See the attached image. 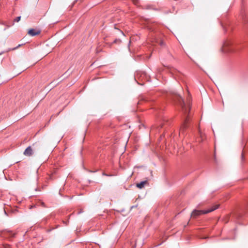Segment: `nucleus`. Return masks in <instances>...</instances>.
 Listing matches in <instances>:
<instances>
[{
	"mask_svg": "<svg viewBox=\"0 0 248 248\" xmlns=\"http://www.w3.org/2000/svg\"><path fill=\"white\" fill-rule=\"evenodd\" d=\"M40 147V144L37 142L33 143L31 146H28L24 151V155L25 156H31L36 150Z\"/></svg>",
	"mask_w": 248,
	"mask_h": 248,
	"instance_id": "f03ea898",
	"label": "nucleus"
},
{
	"mask_svg": "<svg viewBox=\"0 0 248 248\" xmlns=\"http://www.w3.org/2000/svg\"><path fill=\"white\" fill-rule=\"evenodd\" d=\"M40 32L41 31L40 30H35L33 29H31L28 31V34L31 36H34L36 35H38L40 33Z\"/></svg>",
	"mask_w": 248,
	"mask_h": 248,
	"instance_id": "7ed1b4c3",
	"label": "nucleus"
},
{
	"mask_svg": "<svg viewBox=\"0 0 248 248\" xmlns=\"http://www.w3.org/2000/svg\"><path fill=\"white\" fill-rule=\"evenodd\" d=\"M21 19V16H17L16 17L15 19H14V21L15 22H18V21H20Z\"/></svg>",
	"mask_w": 248,
	"mask_h": 248,
	"instance_id": "1a4fd4ad",
	"label": "nucleus"
},
{
	"mask_svg": "<svg viewBox=\"0 0 248 248\" xmlns=\"http://www.w3.org/2000/svg\"><path fill=\"white\" fill-rule=\"evenodd\" d=\"M219 207V204H215L213 205L211 208L207 210H194L191 214V217L193 218H196L197 217L202 215V214H206L209 213L214 210L218 209Z\"/></svg>",
	"mask_w": 248,
	"mask_h": 248,
	"instance_id": "f257e3e1",
	"label": "nucleus"
},
{
	"mask_svg": "<svg viewBox=\"0 0 248 248\" xmlns=\"http://www.w3.org/2000/svg\"><path fill=\"white\" fill-rule=\"evenodd\" d=\"M22 45L21 44H19L17 46L15 47H14L13 48H10L8 50V51H10V50H16V49L18 48V47H19L20 46H21Z\"/></svg>",
	"mask_w": 248,
	"mask_h": 248,
	"instance_id": "6e6552de",
	"label": "nucleus"
},
{
	"mask_svg": "<svg viewBox=\"0 0 248 248\" xmlns=\"http://www.w3.org/2000/svg\"><path fill=\"white\" fill-rule=\"evenodd\" d=\"M96 51V52L97 53H98L100 52L101 51V49H99L98 48H97Z\"/></svg>",
	"mask_w": 248,
	"mask_h": 248,
	"instance_id": "9b49d317",
	"label": "nucleus"
},
{
	"mask_svg": "<svg viewBox=\"0 0 248 248\" xmlns=\"http://www.w3.org/2000/svg\"><path fill=\"white\" fill-rule=\"evenodd\" d=\"M53 229H54V228H52V229H51V230H48L47 231V232H50L51 230H53Z\"/></svg>",
	"mask_w": 248,
	"mask_h": 248,
	"instance_id": "ddd939ff",
	"label": "nucleus"
},
{
	"mask_svg": "<svg viewBox=\"0 0 248 248\" xmlns=\"http://www.w3.org/2000/svg\"><path fill=\"white\" fill-rule=\"evenodd\" d=\"M180 100L179 101L180 105L182 107L183 110L185 111V113H187V109H186V105H185V103L184 102V101L183 99L181 97H180Z\"/></svg>",
	"mask_w": 248,
	"mask_h": 248,
	"instance_id": "20e7f679",
	"label": "nucleus"
},
{
	"mask_svg": "<svg viewBox=\"0 0 248 248\" xmlns=\"http://www.w3.org/2000/svg\"><path fill=\"white\" fill-rule=\"evenodd\" d=\"M241 157H242V159H243V158H244V154H243V153H242Z\"/></svg>",
	"mask_w": 248,
	"mask_h": 248,
	"instance_id": "f8f14e48",
	"label": "nucleus"
},
{
	"mask_svg": "<svg viewBox=\"0 0 248 248\" xmlns=\"http://www.w3.org/2000/svg\"><path fill=\"white\" fill-rule=\"evenodd\" d=\"M120 32H121V34H122L123 35H124V33H123V31H120Z\"/></svg>",
	"mask_w": 248,
	"mask_h": 248,
	"instance_id": "2eb2a0df",
	"label": "nucleus"
},
{
	"mask_svg": "<svg viewBox=\"0 0 248 248\" xmlns=\"http://www.w3.org/2000/svg\"><path fill=\"white\" fill-rule=\"evenodd\" d=\"M189 120L188 118L187 117L186 118L184 123L183 124V125L182 127H181V130L184 131L185 129H186L187 127V124L188 123Z\"/></svg>",
	"mask_w": 248,
	"mask_h": 248,
	"instance_id": "423d86ee",
	"label": "nucleus"
},
{
	"mask_svg": "<svg viewBox=\"0 0 248 248\" xmlns=\"http://www.w3.org/2000/svg\"><path fill=\"white\" fill-rule=\"evenodd\" d=\"M47 219V217L45 218H44V219H43V220H45V221H46Z\"/></svg>",
	"mask_w": 248,
	"mask_h": 248,
	"instance_id": "4468645a",
	"label": "nucleus"
},
{
	"mask_svg": "<svg viewBox=\"0 0 248 248\" xmlns=\"http://www.w3.org/2000/svg\"><path fill=\"white\" fill-rule=\"evenodd\" d=\"M147 183V181H142V182H140V183L137 184L136 186L137 187L141 189V188H143L144 186V185Z\"/></svg>",
	"mask_w": 248,
	"mask_h": 248,
	"instance_id": "39448f33",
	"label": "nucleus"
},
{
	"mask_svg": "<svg viewBox=\"0 0 248 248\" xmlns=\"http://www.w3.org/2000/svg\"><path fill=\"white\" fill-rule=\"evenodd\" d=\"M121 42L122 41L120 39H116L114 40V41L112 43L108 44V45L109 47H111L113 44H119L121 43Z\"/></svg>",
	"mask_w": 248,
	"mask_h": 248,
	"instance_id": "0eeeda50",
	"label": "nucleus"
},
{
	"mask_svg": "<svg viewBox=\"0 0 248 248\" xmlns=\"http://www.w3.org/2000/svg\"><path fill=\"white\" fill-rule=\"evenodd\" d=\"M200 135H201V137L202 139V136L201 133H200Z\"/></svg>",
	"mask_w": 248,
	"mask_h": 248,
	"instance_id": "dca6fc26",
	"label": "nucleus"
},
{
	"mask_svg": "<svg viewBox=\"0 0 248 248\" xmlns=\"http://www.w3.org/2000/svg\"><path fill=\"white\" fill-rule=\"evenodd\" d=\"M9 233L11 237H14L15 236L16 234L14 233H13L11 232H9Z\"/></svg>",
	"mask_w": 248,
	"mask_h": 248,
	"instance_id": "9d476101",
	"label": "nucleus"
}]
</instances>
